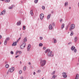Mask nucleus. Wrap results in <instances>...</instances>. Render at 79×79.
I'll return each mask as SVG.
<instances>
[{"label": "nucleus", "instance_id": "nucleus-1", "mask_svg": "<svg viewBox=\"0 0 79 79\" xmlns=\"http://www.w3.org/2000/svg\"><path fill=\"white\" fill-rule=\"evenodd\" d=\"M46 60H41L40 62V64H41V66L42 67V66H44L45 64H46Z\"/></svg>", "mask_w": 79, "mask_h": 79}, {"label": "nucleus", "instance_id": "nucleus-2", "mask_svg": "<svg viewBox=\"0 0 79 79\" xmlns=\"http://www.w3.org/2000/svg\"><path fill=\"white\" fill-rule=\"evenodd\" d=\"M48 56L50 57H52L54 56V54H52V52L50 51L48 53Z\"/></svg>", "mask_w": 79, "mask_h": 79}, {"label": "nucleus", "instance_id": "nucleus-3", "mask_svg": "<svg viewBox=\"0 0 79 79\" xmlns=\"http://www.w3.org/2000/svg\"><path fill=\"white\" fill-rule=\"evenodd\" d=\"M70 28L69 29V30L70 31H72V29H74V28H75V25L74 24H71L70 26Z\"/></svg>", "mask_w": 79, "mask_h": 79}, {"label": "nucleus", "instance_id": "nucleus-4", "mask_svg": "<svg viewBox=\"0 0 79 79\" xmlns=\"http://www.w3.org/2000/svg\"><path fill=\"white\" fill-rule=\"evenodd\" d=\"M26 47V43H23V44L20 45V48L21 49H23Z\"/></svg>", "mask_w": 79, "mask_h": 79}, {"label": "nucleus", "instance_id": "nucleus-5", "mask_svg": "<svg viewBox=\"0 0 79 79\" xmlns=\"http://www.w3.org/2000/svg\"><path fill=\"white\" fill-rule=\"evenodd\" d=\"M8 71L10 73H13L15 71V68L14 67H11L9 69Z\"/></svg>", "mask_w": 79, "mask_h": 79}, {"label": "nucleus", "instance_id": "nucleus-6", "mask_svg": "<svg viewBox=\"0 0 79 79\" xmlns=\"http://www.w3.org/2000/svg\"><path fill=\"white\" fill-rule=\"evenodd\" d=\"M31 44H29L28 45L27 47V51L28 52H29V51H30V48H31Z\"/></svg>", "mask_w": 79, "mask_h": 79}, {"label": "nucleus", "instance_id": "nucleus-7", "mask_svg": "<svg viewBox=\"0 0 79 79\" xmlns=\"http://www.w3.org/2000/svg\"><path fill=\"white\" fill-rule=\"evenodd\" d=\"M44 15L43 14H41L40 15V19H42L44 18Z\"/></svg>", "mask_w": 79, "mask_h": 79}, {"label": "nucleus", "instance_id": "nucleus-8", "mask_svg": "<svg viewBox=\"0 0 79 79\" xmlns=\"http://www.w3.org/2000/svg\"><path fill=\"white\" fill-rule=\"evenodd\" d=\"M6 12V10H4L2 11L0 13V15H5V12Z\"/></svg>", "mask_w": 79, "mask_h": 79}, {"label": "nucleus", "instance_id": "nucleus-9", "mask_svg": "<svg viewBox=\"0 0 79 79\" xmlns=\"http://www.w3.org/2000/svg\"><path fill=\"white\" fill-rule=\"evenodd\" d=\"M23 43H25L26 42H27V37H25L23 40Z\"/></svg>", "mask_w": 79, "mask_h": 79}, {"label": "nucleus", "instance_id": "nucleus-10", "mask_svg": "<svg viewBox=\"0 0 79 79\" xmlns=\"http://www.w3.org/2000/svg\"><path fill=\"white\" fill-rule=\"evenodd\" d=\"M21 21L17 22V26H19V25H20V24H21Z\"/></svg>", "mask_w": 79, "mask_h": 79}, {"label": "nucleus", "instance_id": "nucleus-11", "mask_svg": "<svg viewBox=\"0 0 79 79\" xmlns=\"http://www.w3.org/2000/svg\"><path fill=\"white\" fill-rule=\"evenodd\" d=\"M75 47L73 46L71 47V49L72 50V51H74L75 49Z\"/></svg>", "mask_w": 79, "mask_h": 79}, {"label": "nucleus", "instance_id": "nucleus-12", "mask_svg": "<svg viewBox=\"0 0 79 79\" xmlns=\"http://www.w3.org/2000/svg\"><path fill=\"white\" fill-rule=\"evenodd\" d=\"M17 45V43L16 42H15L13 43V44H12V46H16Z\"/></svg>", "mask_w": 79, "mask_h": 79}, {"label": "nucleus", "instance_id": "nucleus-13", "mask_svg": "<svg viewBox=\"0 0 79 79\" xmlns=\"http://www.w3.org/2000/svg\"><path fill=\"white\" fill-rule=\"evenodd\" d=\"M51 16V14H49L47 16V19H49L50 18Z\"/></svg>", "mask_w": 79, "mask_h": 79}, {"label": "nucleus", "instance_id": "nucleus-14", "mask_svg": "<svg viewBox=\"0 0 79 79\" xmlns=\"http://www.w3.org/2000/svg\"><path fill=\"white\" fill-rule=\"evenodd\" d=\"M49 30H52V25H50L49 26Z\"/></svg>", "mask_w": 79, "mask_h": 79}, {"label": "nucleus", "instance_id": "nucleus-15", "mask_svg": "<svg viewBox=\"0 0 79 79\" xmlns=\"http://www.w3.org/2000/svg\"><path fill=\"white\" fill-rule=\"evenodd\" d=\"M64 5L65 6H67L68 5V2H66L64 3Z\"/></svg>", "mask_w": 79, "mask_h": 79}, {"label": "nucleus", "instance_id": "nucleus-16", "mask_svg": "<svg viewBox=\"0 0 79 79\" xmlns=\"http://www.w3.org/2000/svg\"><path fill=\"white\" fill-rule=\"evenodd\" d=\"M79 79V74H77L76 75L75 79Z\"/></svg>", "mask_w": 79, "mask_h": 79}, {"label": "nucleus", "instance_id": "nucleus-17", "mask_svg": "<svg viewBox=\"0 0 79 79\" xmlns=\"http://www.w3.org/2000/svg\"><path fill=\"white\" fill-rule=\"evenodd\" d=\"M64 23H63L62 24L61 29H63L64 28Z\"/></svg>", "mask_w": 79, "mask_h": 79}, {"label": "nucleus", "instance_id": "nucleus-18", "mask_svg": "<svg viewBox=\"0 0 79 79\" xmlns=\"http://www.w3.org/2000/svg\"><path fill=\"white\" fill-rule=\"evenodd\" d=\"M50 52V49H48L46 50V51H45V53H47V52Z\"/></svg>", "mask_w": 79, "mask_h": 79}, {"label": "nucleus", "instance_id": "nucleus-19", "mask_svg": "<svg viewBox=\"0 0 79 79\" xmlns=\"http://www.w3.org/2000/svg\"><path fill=\"white\" fill-rule=\"evenodd\" d=\"M77 37H75L74 38L75 42H77Z\"/></svg>", "mask_w": 79, "mask_h": 79}, {"label": "nucleus", "instance_id": "nucleus-20", "mask_svg": "<svg viewBox=\"0 0 79 79\" xmlns=\"http://www.w3.org/2000/svg\"><path fill=\"white\" fill-rule=\"evenodd\" d=\"M53 40L54 41V44H56V43L57 42V41L56 40V39H55V38H53Z\"/></svg>", "mask_w": 79, "mask_h": 79}, {"label": "nucleus", "instance_id": "nucleus-21", "mask_svg": "<svg viewBox=\"0 0 79 79\" xmlns=\"http://www.w3.org/2000/svg\"><path fill=\"white\" fill-rule=\"evenodd\" d=\"M30 13L31 16H33V15H34V14L33 13V12H32V10L30 11Z\"/></svg>", "mask_w": 79, "mask_h": 79}, {"label": "nucleus", "instance_id": "nucleus-22", "mask_svg": "<svg viewBox=\"0 0 79 79\" xmlns=\"http://www.w3.org/2000/svg\"><path fill=\"white\" fill-rule=\"evenodd\" d=\"M56 72V71H54L52 72V73H51L52 75H54L55 74V72Z\"/></svg>", "mask_w": 79, "mask_h": 79}, {"label": "nucleus", "instance_id": "nucleus-23", "mask_svg": "<svg viewBox=\"0 0 79 79\" xmlns=\"http://www.w3.org/2000/svg\"><path fill=\"white\" fill-rule=\"evenodd\" d=\"M5 67L6 68H9V65L8 64H6L5 65Z\"/></svg>", "mask_w": 79, "mask_h": 79}, {"label": "nucleus", "instance_id": "nucleus-24", "mask_svg": "<svg viewBox=\"0 0 79 79\" xmlns=\"http://www.w3.org/2000/svg\"><path fill=\"white\" fill-rule=\"evenodd\" d=\"M56 75H54L52 77V79H55L56 78Z\"/></svg>", "mask_w": 79, "mask_h": 79}, {"label": "nucleus", "instance_id": "nucleus-25", "mask_svg": "<svg viewBox=\"0 0 79 79\" xmlns=\"http://www.w3.org/2000/svg\"><path fill=\"white\" fill-rule=\"evenodd\" d=\"M73 34H74V33H73V31H71V34H70L71 36H73Z\"/></svg>", "mask_w": 79, "mask_h": 79}, {"label": "nucleus", "instance_id": "nucleus-26", "mask_svg": "<svg viewBox=\"0 0 79 79\" xmlns=\"http://www.w3.org/2000/svg\"><path fill=\"white\" fill-rule=\"evenodd\" d=\"M62 76H64L66 75V73L65 72H63L62 73Z\"/></svg>", "mask_w": 79, "mask_h": 79}, {"label": "nucleus", "instance_id": "nucleus-27", "mask_svg": "<svg viewBox=\"0 0 79 79\" xmlns=\"http://www.w3.org/2000/svg\"><path fill=\"white\" fill-rule=\"evenodd\" d=\"M43 45V44L41 43H40L39 44V47H42Z\"/></svg>", "mask_w": 79, "mask_h": 79}, {"label": "nucleus", "instance_id": "nucleus-28", "mask_svg": "<svg viewBox=\"0 0 79 79\" xmlns=\"http://www.w3.org/2000/svg\"><path fill=\"white\" fill-rule=\"evenodd\" d=\"M10 0H5V2H6V3H7V2L9 3V2H10Z\"/></svg>", "mask_w": 79, "mask_h": 79}, {"label": "nucleus", "instance_id": "nucleus-29", "mask_svg": "<svg viewBox=\"0 0 79 79\" xmlns=\"http://www.w3.org/2000/svg\"><path fill=\"white\" fill-rule=\"evenodd\" d=\"M63 77L64 78H66L68 77V76H67L66 75H64Z\"/></svg>", "mask_w": 79, "mask_h": 79}, {"label": "nucleus", "instance_id": "nucleus-30", "mask_svg": "<svg viewBox=\"0 0 79 79\" xmlns=\"http://www.w3.org/2000/svg\"><path fill=\"white\" fill-rule=\"evenodd\" d=\"M7 44V41L5 40L4 41V45H6Z\"/></svg>", "mask_w": 79, "mask_h": 79}, {"label": "nucleus", "instance_id": "nucleus-31", "mask_svg": "<svg viewBox=\"0 0 79 79\" xmlns=\"http://www.w3.org/2000/svg\"><path fill=\"white\" fill-rule=\"evenodd\" d=\"M10 39L9 37H7L6 38L5 40L7 41V40H10Z\"/></svg>", "mask_w": 79, "mask_h": 79}, {"label": "nucleus", "instance_id": "nucleus-32", "mask_svg": "<svg viewBox=\"0 0 79 79\" xmlns=\"http://www.w3.org/2000/svg\"><path fill=\"white\" fill-rule=\"evenodd\" d=\"M38 0H35V3H38Z\"/></svg>", "mask_w": 79, "mask_h": 79}, {"label": "nucleus", "instance_id": "nucleus-33", "mask_svg": "<svg viewBox=\"0 0 79 79\" xmlns=\"http://www.w3.org/2000/svg\"><path fill=\"white\" fill-rule=\"evenodd\" d=\"M26 66H24L23 67V70L24 71H26Z\"/></svg>", "mask_w": 79, "mask_h": 79}, {"label": "nucleus", "instance_id": "nucleus-34", "mask_svg": "<svg viewBox=\"0 0 79 79\" xmlns=\"http://www.w3.org/2000/svg\"><path fill=\"white\" fill-rule=\"evenodd\" d=\"M23 30H25L26 29V26H23Z\"/></svg>", "mask_w": 79, "mask_h": 79}, {"label": "nucleus", "instance_id": "nucleus-35", "mask_svg": "<svg viewBox=\"0 0 79 79\" xmlns=\"http://www.w3.org/2000/svg\"><path fill=\"white\" fill-rule=\"evenodd\" d=\"M18 53H19V54L21 55V54L22 53V52H21V51H18Z\"/></svg>", "mask_w": 79, "mask_h": 79}, {"label": "nucleus", "instance_id": "nucleus-36", "mask_svg": "<svg viewBox=\"0 0 79 79\" xmlns=\"http://www.w3.org/2000/svg\"><path fill=\"white\" fill-rule=\"evenodd\" d=\"M40 39L41 40H42L43 39V37L41 36L40 37Z\"/></svg>", "mask_w": 79, "mask_h": 79}, {"label": "nucleus", "instance_id": "nucleus-37", "mask_svg": "<svg viewBox=\"0 0 79 79\" xmlns=\"http://www.w3.org/2000/svg\"><path fill=\"white\" fill-rule=\"evenodd\" d=\"M37 73H40V72H41V70L39 69L37 71Z\"/></svg>", "mask_w": 79, "mask_h": 79}, {"label": "nucleus", "instance_id": "nucleus-38", "mask_svg": "<svg viewBox=\"0 0 79 79\" xmlns=\"http://www.w3.org/2000/svg\"><path fill=\"white\" fill-rule=\"evenodd\" d=\"M19 74H22V71L21 70H20L19 71Z\"/></svg>", "mask_w": 79, "mask_h": 79}, {"label": "nucleus", "instance_id": "nucleus-39", "mask_svg": "<svg viewBox=\"0 0 79 79\" xmlns=\"http://www.w3.org/2000/svg\"><path fill=\"white\" fill-rule=\"evenodd\" d=\"M68 27H69V25H67L66 28H65L66 30H68Z\"/></svg>", "mask_w": 79, "mask_h": 79}, {"label": "nucleus", "instance_id": "nucleus-40", "mask_svg": "<svg viewBox=\"0 0 79 79\" xmlns=\"http://www.w3.org/2000/svg\"><path fill=\"white\" fill-rule=\"evenodd\" d=\"M52 25L53 26H55V23L53 22L52 23Z\"/></svg>", "mask_w": 79, "mask_h": 79}, {"label": "nucleus", "instance_id": "nucleus-41", "mask_svg": "<svg viewBox=\"0 0 79 79\" xmlns=\"http://www.w3.org/2000/svg\"><path fill=\"white\" fill-rule=\"evenodd\" d=\"M42 8L43 10H45V6H42Z\"/></svg>", "mask_w": 79, "mask_h": 79}, {"label": "nucleus", "instance_id": "nucleus-42", "mask_svg": "<svg viewBox=\"0 0 79 79\" xmlns=\"http://www.w3.org/2000/svg\"><path fill=\"white\" fill-rule=\"evenodd\" d=\"M9 9H10V10H11V9H12V7L11 6H10L9 8H8Z\"/></svg>", "mask_w": 79, "mask_h": 79}, {"label": "nucleus", "instance_id": "nucleus-43", "mask_svg": "<svg viewBox=\"0 0 79 79\" xmlns=\"http://www.w3.org/2000/svg\"><path fill=\"white\" fill-rule=\"evenodd\" d=\"M10 53L11 54V55H13L14 52L13 51L10 52Z\"/></svg>", "mask_w": 79, "mask_h": 79}, {"label": "nucleus", "instance_id": "nucleus-44", "mask_svg": "<svg viewBox=\"0 0 79 79\" xmlns=\"http://www.w3.org/2000/svg\"><path fill=\"white\" fill-rule=\"evenodd\" d=\"M63 21V19H60V22L61 23V22H62Z\"/></svg>", "mask_w": 79, "mask_h": 79}, {"label": "nucleus", "instance_id": "nucleus-45", "mask_svg": "<svg viewBox=\"0 0 79 79\" xmlns=\"http://www.w3.org/2000/svg\"><path fill=\"white\" fill-rule=\"evenodd\" d=\"M77 52V50H76V49H75L74 50V52H75V53H76V52Z\"/></svg>", "mask_w": 79, "mask_h": 79}, {"label": "nucleus", "instance_id": "nucleus-46", "mask_svg": "<svg viewBox=\"0 0 79 79\" xmlns=\"http://www.w3.org/2000/svg\"><path fill=\"white\" fill-rule=\"evenodd\" d=\"M18 53V51H16V53H15V55H17Z\"/></svg>", "mask_w": 79, "mask_h": 79}, {"label": "nucleus", "instance_id": "nucleus-47", "mask_svg": "<svg viewBox=\"0 0 79 79\" xmlns=\"http://www.w3.org/2000/svg\"><path fill=\"white\" fill-rule=\"evenodd\" d=\"M71 22H69V25H68L67 26H69V25H70V24H71Z\"/></svg>", "mask_w": 79, "mask_h": 79}, {"label": "nucleus", "instance_id": "nucleus-48", "mask_svg": "<svg viewBox=\"0 0 79 79\" xmlns=\"http://www.w3.org/2000/svg\"><path fill=\"white\" fill-rule=\"evenodd\" d=\"M18 56H19L18 55L17 56H15V57L16 58H17L18 57Z\"/></svg>", "mask_w": 79, "mask_h": 79}, {"label": "nucleus", "instance_id": "nucleus-49", "mask_svg": "<svg viewBox=\"0 0 79 79\" xmlns=\"http://www.w3.org/2000/svg\"><path fill=\"white\" fill-rule=\"evenodd\" d=\"M33 74V75H35V72H34Z\"/></svg>", "mask_w": 79, "mask_h": 79}, {"label": "nucleus", "instance_id": "nucleus-50", "mask_svg": "<svg viewBox=\"0 0 79 79\" xmlns=\"http://www.w3.org/2000/svg\"><path fill=\"white\" fill-rule=\"evenodd\" d=\"M45 49H46V47H44L43 48V49L44 50H45Z\"/></svg>", "mask_w": 79, "mask_h": 79}, {"label": "nucleus", "instance_id": "nucleus-51", "mask_svg": "<svg viewBox=\"0 0 79 79\" xmlns=\"http://www.w3.org/2000/svg\"><path fill=\"white\" fill-rule=\"evenodd\" d=\"M20 79H23V77H20Z\"/></svg>", "mask_w": 79, "mask_h": 79}, {"label": "nucleus", "instance_id": "nucleus-52", "mask_svg": "<svg viewBox=\"0 0 79 79\" xmlns=\"http://www.w3.org/2000/svg\"><path fill=\"white\" fill-rule=\"evenodd\" d=\"M79 63H77V66H79Z\"/></svg>", "mask_w": 79, "mask_h": 79}, {"label": "nucleus", "instance_id": "nucleus-53", "mask_svg": "<svg viewBox=\"0 0 79 79\" xmlns=\"http://www.w3.org/2000/svg\"><path fill=\"white\" fill-rule=\"evenodd\" d=\"M21 37L19 38V39L18 40V41H19V40H20V39H21Z\"/></svg>", "mask_w": 79, "mask_h": 79}, {"label": "nucleus", "instance_id": "nucleus-54", "mask_svg": "<svg viewBox=\"0 0 79 79\" xmlns=\"http://www.w3.org/2000/svg\"><path fill=\"white\" fill-rule=\"evenodd\" d=\"M71 44V43H69L68 44V45H70V44Z\"/></svg>", "mask_w": 79, "mask_h": 79}, {"label": "nucleus", "instance_id": "nucleus-55", "mask_svg": "<svg viewBox=\"0 0 79 79\" xmlns=\"http://www.w3.org/2000/svg\"><path fill=\"white\" fill-rule=\"evenodd\" d=\"M12 7H15V6L14 5H12Z\"/></svg>", "mask_w": 79, "mask_h": 79}, {"label": "nucleus", "instance_id": "nucleus-56", "mask_svg": "<svg viewBox=\"0 0 79 79\" xmlns=\"http://www.w3.org/2000/svg\"><path fill=\"white\" fill-rule=\"evenodd\" d=\"M2 38V36L1 35H0V39Z\"/></svg>", "mask_w": 79, "mask_h": 79}, {"label": "nucleus", "instance_id": "nucleus-57", "mask_svg": "<svg viewBox=\"0 0 79 79\" xmlns=\"http://www.w3.org/2000/svg\"><path fill=\"white\" fill-rule=\"evenodd\" d=\"M5 63L6 64H7V63H8V62L6 61V62H5Z\"/></svg>", "mask_w": 79, "mask_h": 79}, {"label": "nucleus", "instance_id": "nucleus-58", "mask_svg": "<svg viewBox=\"0 0 79 79\" xmlns=\"http://www.w3.org/2000/svg\"><path fill=\"white\" fill-rule=\"evenodd\" d=\"M28 64H30V65L31 64L30 62H29Z\"/></svg>", "mask_w": 79, "mask_h": 79}, {"label": "nucleus", "instance_id": "nucleus-59", "mask_svg": "<svg viewBox=\"0 0 79 79\" xmlns=\"http://www.w3.org/2000/svg\"><path fill=\"white\" fill-rule=\"evenodd\" d=\"M78 7L79 8V2H78Z\"/></svg>", "mask_w": 79, "mask_h": 79}, {"label": "nucleus", "instance_id": "nucleus-60", "mask_svg": "<svg viewBox=\"0 0 79 79\" xmlns=\"http://www.w3.org/2000/svg\"><path fill=\"white\" fill-rule=\"evenodd\" d=\"M69 9L70 10V9H71V7H69Z\"/></svg>", "mask_w": 79, "mask_h": 79}, {"label": "nucleus", "instance_id": "nucleus-61", "mask_svg": "<svg viewBox=\"0 0 79 79\" xmlns=\"http://www.w3.org/2000/svg\"><path fill=\"white\" fill-rule=\"evenodd\" d=\"M20 64H21V63H22V62H21V61H20Z\"/></svg>", "mask_w": 79, "mask_h": 79}, {"label": "nucleus", "instance_id": "nucleus-62", "mask_svg": "<svg viewBox=\"0 0 79 79\" xmlns=\"http://www.w3.org/2000/svg\"><path fill=\"white\" fill-rule=\"evenodd\" d=\"M20 36H22V34H20Z\"/></svg>", "mask_w": 79, "mask_h": 79}, {"label": "nucleus", "instance_id": "nucleus-63", "mask_svg": "<svg viewBox=\"0 0 79 79\" xmlns=\"http://www.w3.org/2000/svg\"><path fill=\"white\" fill-rule=\"evenodd\" d=\"M51 13H53V11H52L51 12Z\"/></svg>", "mask_w": 79, "mask_h": 79}, {"label": "nucleus", "instance_id": "nucleus-64", "mask_svg": "<svg viewBox=\"0 0 79 79\" xmlns=\"http://www.w3.org/2000/svg\"><path fill=\"white\" fill-rule=\"evenodd\" d=\"M21 3H23V1H21Z\"/></svg>", "mask_w": 79, "mask_h": 79}]
</instances>
